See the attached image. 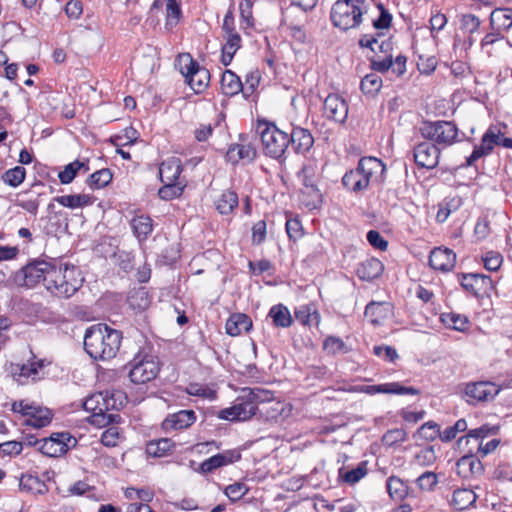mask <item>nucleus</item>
<instances>
[{
	"label": "nucleus",
	"mask_w": 512,
	"mask_h": 512,
	"mask_svg": "<svg viewBox=\"0 0 512 512\" xmlns=\"http://www.w3.org/2000/svg\"><path fill=\"white\" fill-rule=\"evenodd\" d=\"M221 90L225 95H236L242 90V82L234 72L226 70L221 77Z\"/></svg>",
	"instance_id": "obj_35"
},
{
	"label": "nucleus",
	"mask_w": 512,
	"mask_h": 512,
	"mask_svg": "<svg viewBox=\"0 0 512 512\" xmlns=\"http://www.w3.org/2000/svg\"><path fill=\"white\" fill-rule=\"evenodd\" d=\"M386 488L389 496L394 500H403L408 493L407 485L396 476H390L387 479Z\"/></svg>",
	"instance_id": "obj_43"
},
{
	"label": "nucleus",
	"mask_w": 512,
	"mask_h": 512,
	"mask_svg": "<svg viewBox=\"0 0 512 512\" xmlns=\"http://www.w3.org/2000/svg\"><path fill=\"white\" fill-rule=\"evenodd\" d=\"M468 425L465 419L461 418L455 422L454 425L445 428L441 431L440 440L442 442H450L456 438L457 434L464 432Z\"/></svg>",
	"instance_id": "obj_52"
},
{
	"label": "nucleus",
	"mask_w": 512,
	"mask_h": 512,
	"mask_svg": "<svg viewBox=\"0 0 512 512\" xmlns=\"http://www.w3.org/2000/svg\"><path fill=\"white\" fill-rule=\"evenodd\" d=\"M498 431L497 427H491L489 425H482L481 427H478L476 429L470 430L466 436L460 437L457 441V445L460 449H462L464 446H467L470 441L476 442H482L485 438H487L489 435H494Z\"/></svg>",
	"instance_id": "obj_30"
},
{
	"label": "nucleus",
	"mask_w": 512,
	"mask_h": 512,
	"mask_svg": "<svg viewBox=\"0 0 512 512\" xmlns=\"http://www.w3.org/2000/svg\"><path fill=\"white\" fill-rule=\"evenodd\" d=\"M363 0H338L331 9V21L341 30L357 27L362 22Z\"/></svg>",
	"instance_id": "obj_7"
},
{
	"label": "nucleus",
	"mask_w": 512,
	"mask_h": 512,
	"mask_svg": "<svg viewBox=\"0 0 512 512\" xmlns=\"http://www.w3.org/2000/svg\"><path fill=\"white\" fill-rule=\"evenodd\" d=\"M380 33L372 34H364L359 39V45L364 48H370L373 52H377L378 50L385 55L392 54V43L390 40H383L381 43H378L377 37L380 36Z\"/></svg>",
	"instance_id": "obj_33"
},
{
	"label": "nucleus",
	"mask_w": 512,
	"mask_h": 512,
	"mask_svg": "<svg viewBox=\"0 0 512 512\" xmlns=\"http://www.w3.org/2000/svg\"><path fill=\"white\" fill-rule=\"evenodd\" d=\"M238 195L233 190H224L216 200V209L222 215H228L238 206Z\"/></svg>",
	"instance_id": "obj_34"
},
{
	"label": "nucleus",
	"mask_w": 512,
	"mask_h": 512,
	"mask_svg": "<svg viewBox=\"0 0 512 512\" xmlns=\"http://www.w3.org/2000/svg\"><path fill=\"white\" fill-rule=\"evenodd\" d=\"M438 484V476L436 473L431 471H426L422 473L416 479L417 487L422 491H432Z\"/></svg>",
	"instance_id": "obj_54"
},
{
	"label": "nucleus",
	"mask_w": 512,
	"mask_h": 512,
	"mask_svg": "<svg viewBox=\"0 0 512 512\" xmlns=\"http://www.w3.org/2000/svg\"><path fill=\"white\" fill-rule=\"evenodd\" d=\"M458 281L466 292L475 297L493 289V281L491 277L485 274L461 273L458 275Z\"/></svg>",
	"instance_id": "obj_14"
},
{
	"label": "nucleus",
	"mask_w": 512,
	"mask_h": 512,
	"mask_svg": "<svg viewBox=\"0 0 512 512\" xmlns=\"http://www.w3.org/2000/svg\"><path fill=\"white\" fill-rule=\"evenodd\" d=\"M420 133L423 138L436 144L440 149L461 141L459 129L452 121H424Z\"/></svg>",
	"instance_id": "obj_6"
},
{
	"label": "nucleus",
	"mask_w": 512,
	"mask_h": 512,
	"mask_svg": "<svg viewBox=\"0 0 512 512\" xmlns=\"http://www.w3.org/2000/svg\"><path fill=\"white\" fill-rule=\"evenodd\" d=\"M165 28L172 30L182 18V10L179 3L167 4Z\"/></svg>",
	"instance_id": "obj_53"
},
{
	"label": "nucleus",
	"mask_w": 512,
	"mask_h": 512,
	"mask_svg": "<svg viewBox=\"0 0 512 512\" xmlns=\"http://www.w3.org/2000/svg\"><path fill=\"white\" fill-rule=\"evenodd\" d=\"M355 391L368 395L392 394V395H411L419 396L421 391L412 386H405L401 382H387L375 385H361L355 388Z\"/></svg>",
	"instance_id": "obj_13"
},
{
	"label": "nucleus",
	"mask_w": 512,
	"mask_h": 512,
	"mask_svg": "<svg viewBox=\"0 0 512 512\" xmlns=\"http://www.w3.org/2000/svg\"><path fill=\"white\" fill-rule=\"evenodd\" d=\"M490 24L494 30L495 24L498 28L509 30L512 27V9L511 8H497L492 11L490 15Z\"/></svg>",
	"instance_id": "obj_38"
},
{
	"label": "nucleus",
	"mask_w": 512,
	"mask_h": 512,
	"mask_svg": "<svg viewBox=\"0 0 512 512\" xmlns=\"http://www.w3.org/2000/svg\"><path fill=\"white\" fill-rule=\"evenodd\" d=\"M268 315L276 327L287 328L293 322L290 311L283 304L272 306Z\"/></svg>",
	"instance_id": "obj_36"
},
{
	"label": "nucleus",
	"mask_w": 512,
	"mask_h": 512,
	"mask_svg": "<svg viewBox=\"0 0 512 512\" xmlns=\"http://www.w3.org/2000/svg\"><path fill=\"white\" fill-rule=\"evenodd\" d=\"M54 201L64 207L76 209L92 205L94 197L89 194L62 195L55 197Z\"/></svg>",
	"instance_id": "obj_31"
},
{
	"label": "nucleus",
	"mask_w": 512,
	"mask_h": 512,
	"mask_svg": "<svg viewBox=\"0 0 512 512\" xmlns=\"http://www.w3.org/2000/svg\"><path fill=\"white\" fill-rule=\"evenodd\" d=\"M382 87V79L376 73L367 74L360 83V89L365 95L375 96Z\"/></svg>",
	"instance_id": "obj_46"
},
{
	"label": "nucleus",
	"mask_w": 512,
	"mask_h": 512,
	"mask_svg": "<svg viewBox=\"0 0 512 512\" xmlns=\"http://www.w3.org/2000/svg\"><path fill=\"white\" fill-rule=\"evenodd\" d=\"M416 435L423 440L432 442L440 438V425L434 421H428L418 428Z\"/></svg>",
	"instance_id": "obj_50"
},
{
	"label": "nucleus",
	"mask_w": 512,
	"mask_h": 512,
	"mask_svg": "<svg viewBox=\"0 0 512 512\" xmlns=\"http://www.w3.org/2000/svg\"><path fill=\"white\" fill-rule=\"evenodd\" d=\"M253 327L251 318L243 313L232 314L226 321V333L232 337L239 336L242 332H249Z\"/></svg>",
	"instance_id": "obj_24"
},
{
	"label": "nucleus",
	"mask_w": 512,
	"mask_h": 512,
	"mask_svg": "<svg viewBox=\"0 0 512 512\" xmlns=\"http://www.w3.org/2000/svg\"><path fill=\"white\" fill-rule=\"evenodd\" d=\"M26 177V170L22 166H15L14 168L8 169L5 171L1 179L2 181L11 186V187H18L20 184L23 183Z\"/></svg>",
	"instance_id": "obj_47"
},
{
	"label": "nucleus",
	"mask_w": 512,
	"mask_h": 512,
	"mask_svg": "<svg viewBox=\"0 0 512 512\" xmlns=\"http://www.w3.org/2000/svg\"><path fill=\"white\" fill-rule=\"evenodd\" d=\"M436 461V455L433 446L421 449L414 457V463L421 467L431 466Z\"/></svg>",
	"instance_id": "obj_55"
},
{
	"label": "nucleus",
	"mask_w": 512,
	"mask_h": 512,
	"mask_svg": "<svg viewBox=\"0 0 512 512\" xmlns=\"http://www.w3.org/2000/svg\"><path fill=\"white\" fill-rule=\"evenodd\" d=\"M343 469L339 470L340 477L344 480V482L348 484H355L359 482L362 478L367 475V462L362 461L358 464V466L354 469H351L345 473L342 472Z\"/></svg>",
	"instance_id": "obj_49"
},
{
	"label": "nucleus",
	"mask_w": 512,
	"mask_h": 512,
	"mask_svg": "<svg viewBox=\"0 0 512 512\" xmlns=\"http://www.w3.org/2000/svg\"><path fill=\"white\" fill-rule=\"evenodd\" d=\"M44 367L45 360L37 359L35 356H32L27 363L17 366L14 370V377L21 384H25V380L28 379L35 381L40 379V372Z\"/></svg>",
	"instance_id": "obj_22"
},
{
	"label": "nucleus",
	"mask_w": 512,
	"mask_h": 512,
	"mask_svg": "<svg viewBox=\"0 0 512 512\" xmlns=\"http://www.w3.org/2000/svg\"><path fill=\"white\" fill-rule=\"evenodd\" d=\"M84 169L85 172L89 171L88 161L81 162L79 160H75L69 164H67L62 171L59 172L58 178L62 184L71 183L76 177L77 173Z\"/></svg>",
	"instance_id": "obj_39"
},
{
	"label": "nucleus",
	"mask_w": 512,
	"mask_h": 512,
	"mask_svg": "<svg viewBox=\"0 0 512 512\" xmlns=\"http://www.w3.org/2000/svg\"><path fill=\"white\" fill-rule=\"evenodd\" d=\"M51 420L52 413L50 410L34 406L32 413H30V415H28V418L25 420V425L34 428H43L47 426L51 422Z\"/></svg>",
	"instance_id": "obj_37"
},
{
	"label": "nucleus",
	"mask_w": 512,
	"mask_h": 512,
	"mask_svg": "<svg viewBox=\"0 0 512 512\" xmlns=\"http://www.w3.org/2000/svg\"><path fill=\"white\" fill-rule=\"evenodd\" d=\"M46 289L59 298H70L83 285L84 278L78 267L58 264L53 261L49 276H46Z\"/></svg>",
	"instance_id": "obj_2"
},
{
	"label": "nucleus",
	"mask_w": 512,
	"mask_h": 512,
	"mask_svg": "<svg viewBox=\"0 0 512 512\" xmlns=\"http://www.w3.org/2000/svg\"><path fill=\"white\" fill-rule=\"evenodd\" d=\"M164 185L158 190V196L162 200H173L183 193L184 187L178 182L163 183Z\"/></svg>",
	"instance_id": "obj_51"
},
{
	"label": "nucleus",
	"mask_w": 512,
	"mask_h": 512,
	"mask_svg": "<svg viewBox=\"0 0 512 512\" xmlns=\"http://www.w3.org/2000/svg\"><path fill=\"white\" fill-rule=\"evenodd\" d=\"M485 269L495 272L500 269L503 263V257L499 252L488 251L482 256Z\"/></svg>",
	"instance_id": "obj_58"
},
{
	"label": "nucleus",
	"mask_w": 512,
	"mask_h": 512,
	"mask_svg": "<svg viewBox=\"0 0 512 512\" xmlns=\"http://www.w3.org/2000/svg\"><path fill=\"white\" fill-rule=\"evenodd\" d=\"M177 65L179 71L185 77L186 83L196 94L203 92L208 87L210 81L209 71L201 67L190 54H180L177 59Z\"/></svg>",
	"instance_id": "obj_8"
},
{
	"label": "nucleus",
	"mask_w": 512,
	"mask_h": 512,
	"mask_svg": "<svg viewBox=\"0 0 512 512\" xmlns=\"http://www.w3.org/2000/svg\"><path fill=\"white\" fill-rule=\"evenodd\" d=\"M270 392L254 388L250 389L247 396L237 400V402L228 408L220 410L217 417L228 421H244L255 415L257 402H263L269 399Z\"/></svg>",
	"instance_id": "obj_4"
},
{
	"label": "nucleus",
	"mask_w": 512,
	"mask_h": 512,
	"mask_svg": "<svg viewBox=\"0 0 512 512\" xmlns=\"http://www.w3.org/2000/svg\"><path fill=\"white\" fill-rule=\"evenodd\" d=\"M364 314L372 325L378 326L386 318L387 309L384 303L372 301L366 306Z\"/></svg>",
	"instance_id": "obj_41"
},
{
	"label": "nucleus",
	"mask_w": 512,
	"mask_h": 512,
	"mask_svg": "<svg viewBox=\"0 0 512 512\" xmlns=\"http://www.w3.org/2000/svg\"><path fill=\"white\" fill-rule=\"evenodd\" d=\"M323 350L329 355H336L338 353L347 354L351 351L344 341L336 336H328L325 338Z\"/></svg>",
	"instance_id": "obj_48"
},
{
	"label": "nucleus",
	"mask_w": 512,
	"mask_h": 512,
	"mask_svg": "<svg viewBox=\"0 0 512 512\" xmlns=\"http://www.w3.org/2000/svg\"><path fill=\"white\" fill-rule=\"evenodd\" d=\"M256 155V148L249 143L233 144L226 153V159L233 164H237L240 160L252 162L256 158Z\"/></svg>",
	"instance_id": "obj_27"
},
{
	"label": "nucleus",
	"mask_w": 512,
	"mask_h": 512,
	"mask_svg": "<svg viewBox=\"0 0 512 512\" xmlns=\"http://www.w3.org/2000/svg\"><path fill=\"white\" fill-rule=\"evenodd\" d=\"M267 225L264 220H259L252 227V243L260 245L266 239Z\"/></svg>",
	"instance_id": "obj_64"
},
{
	"label": "nucleus",
	"mask_w": 512,
	"mask_h": 512,
	"mask_svg": "<svg viewBox=\"0 0 512 512\" xmlns=\"http://www.w3.org/2000/svg\"><path fill=\"white\" fill-rule=\"evenodd\" d=\"M377 8L380 11V15L377 19L373 21V26L376 29H387L390 27L392 22L391 13L384 7L382 3L377 5Z\"/></svg>",
	"instance_id": "obj_62"
},
{
	"label": "nucleus",
	"mask_w": 512,
	"mask_h": 512,
	"mask_svg": "<svg viewBox=\"0 0 512 512\" xmlns=\"http://www.w3.org/2000/svg\"><path fill=\"white\" fill-rule=\"evenodd\" d=\"M256 132L260 136L266 156L280 159L289 146L288 133L280 130L274 123L258 120Z\"/></svg>",
	"instance_id": "obj_5"
},
{
	"label": "nucleus",
	"mask_w": 512,
	"mask_h": 512,
	"mask_svg": "<svg viewBox=\"0 0 512 512\" xmlns=\"http://www.w3.org/2000/svg\"><path fill=\"white\" fill-rule=\"evenodd\" d=\"M241 458V454L235 450H225L222 453H218L216 455L211 456L210 458L204 460L199 468L198 472L202 474H209L215 471L218 468L227 466L238 461Z\"/></svg>",
	"instance_id": "obj_18"
},
{
	"label": "nucleus",
	"mask_w": 512,
	"mask_h": 512,
	"mask_svg": "<svg viewBox=\"0 0 512 512\" xmlns=\"http://www.w3.org/2000/svg\"><path fill=\"white\" fill-rule=\"evenodd\" d=\"M285 228L289 238L293 241H296L303 236V228L301 222L297 218L287 219Z\"/></svg>",
	"instance_id": "obj_63"
},
{
	"label": "nucleus",
	"mask_w": 512,
	"mask_h": 512,
	"mask_svg": "<svg viewBox=\"0 0 512 512\" xmlns=\"http://www.w3.org/2000/svg\"><path fill=\"white\" fill-rule=\"evenodd\" d=\"M70 442L76 443V439L70 433H53L50 437L41 440L39 450L46 456L60 457L68 451Z\"/></svg>",
	"instance_id": "obj_12"
},
{
	"label": "nucleus",
	"mask_w": 512,
	"mask_h": 512,
	"mask_svg": "<svg viewBox=\"0 0 512 512\" xmlns=\"http://www.w3.org/2000/svg\"><path fill=\"white\" fill-rule=\"evenodd\" d=\"M51 265L52 262L35 259L15 273L14 282L19 287L26 288H32L43 282L46 287V276H49Z\"/></svg>",
	"instance_id": "obj_10"
},
{
	"label": "nucleus",
	"mask_w": 512,
	"mask_h": 512,
	"mask_svg": "<svg viewBox=\"0 0 512 512\" xmlns=\"http://www.w3.org/2000/svg\"><path fill=\"white\" fill-rule=\"evenodd\" d=\"M248 491L249 488L245 483L235 482L233 484L228 485L225 488L224 493L232 502H236L240 500L243 496H245Z\"/></svg>",
	"instance_id": "obj_57"
},
{
	"label": "nucleus",
	"mask_w": 512,
	"mask_h": 512,
	"mask_svg": "<svg viewBox=\"0 0 512 512\" xmlns=\"http://www.w3.org/2000/svg\"><path fill=\"white\" fill-rule=\"evenodd\" d=\"M462 387V398L474 406L492 401L501 391L500 386L490 381L468 382Z\"/></svg>",
	"instance_id": "obj_11"
},
{
	"label": "nucleus",
	"mask_w": 512,
	"mask_h": 512,
	"mask_svg": "<svg viewBox=\"0 0 512 512\" xmlns=\"http://www.w3.org/2000/svg\"><path fill=\"white\" fill-rule=\"evenodd\" d=\"M440 150L431 141L417 144L413 149L415 163L420 168L434 169L439 163Z\"/></svg>",
	"instance_id": "obj_15"
},
{
	"label": "nucleus",
	"mask_w": 512,
	"mask_h": 512,
	"mask_svg": "<svg viewBox=\"0 0 512 512\" xmlns=\"http://www.w3.org/2000/svg\"><path fill=\"white\" fill-rule=\"evenodd\" d=\"M127 301L132 309L139 311L147 309L151 303L148 291L145 288H139L130 292Z\"/></svg>",
	"instance_id": "obj_42"
},
{
	"label": "nucleus",
	"mask_w": 512,
	"mask_h": 512,
	"mask_svg": "<svg viewBox=\"0 0 512 512\" xmlns=\"http://www.w3.org/2000/svg\"><path fill=\"white\" fill-rule=\"evenodd\" d=\"M196 414L193 410H180L166 416L162 422V429L166 433L172 431L184 430L196 422Z\"/></svg>",
	"instance_id": "obj_17"
},
{
	"label": "nucleus",
	"mask_w": 512,
	"mask_h": 512,
	"mask_svg": "<svg viewBox=\"0 0 512 512\" xmlns=\"http://www.w3.org/2000/svg\"><path fill=\"white\" fill-rule=\"evenodd\" d=\"M129 378L135 384H144L156 378L160 363L155 355L139 352L129 362Z\"/></svg>",
	"instance_id": "obj_9"
},
{
	"label": "nucleus",
	"mask_w": 512,
	"mask_h": 512,
	"mask_svg": "<svg viewBox=\"0 0 512 512\" xmlns=\"http://www.w3.org/2000/svg\"><path fill=\"white\" fill-rule=\"evenodd\" d=\"M130 226L139 243L145 242L153 232V221L148 215H135Z\"/></svg>",
	"instance_id": "obj_25"
},
{
	"label": "nucleus",
	"mask_w": 512,
	"mask_h": 512,
	"mask_svg": "<svg viewBox=\"0 0 512 512\" xmlns=\"http://www.w3.org/2000/svg\"><path fill=\"white\" fill-rule=\"evenodd\" d=\"M456 263V254L448 248H434L429 255V265L434 270L450 271Z\"/></svg>",
	"instance_id": "obj_20"
},
{
	"label": "nucleus",
	"mask_w": 512,
	"mask_h": 512,
	"mask_svg": "<svg viewBox=\"0 0 512 512\" xmlns=\"http://www.w3.org/2000/svg\"><path fill=\"white\" fill-rule=\"evenodd\" d=\"M175 450V443L170 438H159L151 440L146 445V452L154 458H161L170 455Z\"/></svg>",
	"instance_id": "obj_29"
},
{
	"label": "nucleus",
	"mask_w": 512,
	"mask_h": 512,
	"mask_svg": "<svg viewBox=\"0 0 512 512\" xmlns=\"http://www.w3.org/2000/svg\"><path fill=\"white\" fill-rule=\"evenodd\" d=\"M384 270L383 263L377 258H369L361 262L356 270L357 276L366 281L378 278Z\"/></svg>",
	"instance_id": "obj_28"
},
{
	"label": "nucleus",
	"mask_w": 512,
	"mask_h": 512,
	"mask_svg": "<svg viewBox=\"0 0 512 512\" xmlns=\"http://www.w3.org/2000/svg\"><path fill=\"white\" fill-rule=\"evenodd\" d=\"M138 137V131L133 127H128L124 129L122 134L116 136L115 145L122 147L133 145L137 141Z\"/></svg>",
	"instance_id": "obj_60"
},
{
	"label": "nucleus",
	"mask_w": 512,
	"mask_h": 512,
	"mask_svg": "<svg viewBox=\"0 0 512 512\" xmlns=\"http://www.w3.org/2000/svg\"><path fill=\"white\" fill-rule=\"evenodd\" d=\"M295 318L303 325H318L320 322V314L312 305H303L296 309Z\"/></svg>",
	"instance_id": "obj_40"
},
{
	"label": "nucleus",
	"mask_w": 512,
	"mask_h": 512,
	"mask_svg": "<svg viewBox=\"0 0 512 512\" xmlns=\"http://www.w3.org/2000/svg\"><path fill=\"white\" fill-rule=\"evenodd\" d=\"M477 499V495L471 489H456L453 493L451 505L455 510L463 511L472 506Z\"/></svg>",
	"instance_id": "obj_32"
},
{
	"label": "nucleus",
	"mask_w": 512,
	"mask_h": 512,
	"mask_svg": "<svg viewBox=\"0 0 512 512\" xmlns=\"http://www.w3.org/2000/svg\"><path fill=\"white\" fill-rule=\"evenodd\" d=\"M289 144L292 145L294 151L298 154L308 152L313 144L314 138L308 129L302 127H293L291 134H288Z\"/></svg>",
	"instance_id": "obj_23"
},
{
	"label": "nucleus",
	"mask_w": 512,
	"mask_h": 512,
	"mask_svg": "<svg viewBox=\"0 0 512 512\" xmlns=\"http://www.w3.org/2000/svg\"><path fill=\"white\" fill-rule=\"evenodd\" d=\"M456 470L462 478H470L480 476L484 467L482 462L473 455V448H471L457 461Z\"/></svg>",
	"instance_id": "obj_21"
},
{
	"label": "nucleus",
	"mask_w": 512,
	"mask_h": 512,
	"mask_svg": "<svg viewBox=\"0 0 512 512\" xmlns=\"http://www.w3.org/2000/svg\"><path fill=\"white\" fill-rule=\"evenodd\" d=\"M113 175L108 168L100 169L92 173L88 179L87 184L92 189H101L106 187L112 181Z\"/></svg>",
	"instance_id": "obj_45"
},
{
	"label": "nucleus",
	"mask_w": 512,
	"mask_h": 512,
	"mask_svg": "<svg viewBox=\"0 0 512 512\" xmlns=\"http://www.w3.org/2000/svg\"><path fill=\"white\" fill-rule=\"evenodd\" d=\"M186 392L191 396L202 397L210 400L216 398V392L214 390L198 383H190L186 388Z\"/></svg>",
	"instance_id": "obj_59"
},
{
	"label": "nucleus",
	"mask_w": 512,
	"mask_h": 512,
	"mask_svg": "<svg viewBox=\"0 0 512 512\" xmlns=\"http://www.w3.org/2000/svg\"><path fill=\"white\" fill-rule=\"evenodd\" d=\"M181 160L177 157H170L159 166V176L162 183L177 182L182 173Z\"/></svg>",
	"instance_id": "obj_26"
},
{
	"label": "nucleus",
	"mask_w": 512,
	"mask_h": 512,
	"mask_svg": "<svg viewBox=\"0 0 512 512\" xmlns=\"http://www.w3.org/2000/svg\"><path fill=\"white\" fill-rule=\"evenodd\" d=\"M19 487L26 491H37L41 493L45 489V484L37 476L23 475L20 478Z\"/></svg>",
	"instance_id": "obj_56"
},
{
	"label": "nucleus",
	"mask_w": 512,
	"mask_h": 512,
	"mask_svg": "<svg viewBox=\"0 0 512 512\" xmlns=\"http://www.w3.org/2000/svg\"><path fill=\"white\" fill-rule=\"evenodd\" d=\"M441 321L446 327L460 332L466 331L469 325V320L465 315L453 312L443 313L441 315Z\"/></svg>",
	"instance_id": "obj_44"
},
{
	"label": "nucleus",
	"mask_w": 512,
	"mask_h": 512,
	"mask_svg": "<svg viewBox=\"0 0 512 512\" xmlns=\"http://www.w3.org/2000/svg\"><path fill=\"white\" fill-rule=\"evenodd\" d=\"M407 440V432L402 428L388 430L383 436V442L389 446Z\"/></svg>",
	"instance_id": "obj_61"
},
{
	"label": "nucleus",
	"mask_w": 512,
	"mask_h": 512,
	"mask_svg": "<svg viewBox=\"0 0 512 512\" xmlns=\"http://www.w3.org/2000/svg\"><path fill=\"white\" fill-rule=\"evenodd\" d=\"M385 165L375 157H362L355 169L347 171L343 178V186L351 192L359 193L369 187L372 177L383 173Z\"/></svg>",
	"instance_id": "obj_3"
},
{
	"label": "nucleus",
	"mask_w": 512,
	"mask_h": 512,
	"mask_svg": "<svg viewBox=\"0 0 512 512\" xmlns=\"http://www.w3.org/2000/svg\"><path fill=\"white\" fill-rule=\"evenodd\" d=\"M498 134L495 132L493 127H490L482 136L480 145H475L474 149L469 157L466 158V162L463 166L470 167L478 159L489 155L497 143Z\"/></svg>",
	"instance_id": "obj_19"
},
{
	"label": "nucleus",
	"mask_w": 512,
	"mask_h": 512,
	"mask_svg": "<svg viewBox=\"0 0 512 512\" xmlns=\"http://www.w3.org/2000/svg\"><path fill=\"white\" fill-rule=\"evenodd\" d=\"M324 116L336 123H344L348 117V104L336 93L329 94L323 103Z\"/></svg>",
	"instance_id": "obj_16"
},
{
	"label": "nucleus",
	"mask_w": 512,
	"mask_h": 512,
	"mask_svg": "<svg viewBox=\"0 0 512 512\" xmlns=\"http://www.w3.org/2000/svg\"><path fill=\"white\" fill-rule=\"evenodd\" d=\"M122 334L107 324L90 326L84 335V349L94 360L106 361L114 358L119 351Z\"/></svg>",
	"instance_id": "obj_1"
}]
</instances>
